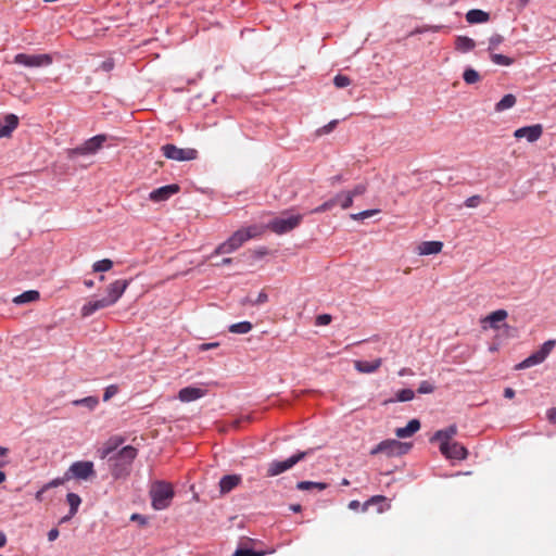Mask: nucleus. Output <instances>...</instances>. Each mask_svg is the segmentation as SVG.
Segmentation results:
<instances>
[{"label": "nucleus", "mask_w": 556, "mask_h": 556, "mask_svg": "<svg viewBox=\"0 0 556 556\" xmlns=\"http://www.w3.org/2000/svg\"><path fill=\"white\" fill-rule=\"evenodd\" d=\"M420 429V422L418 419H412L405 427L397 428L395 434L397 438H409Z\"/></svg>", "instance_id": "25"}, {"label": "nucleus", "mask_w": 556, "mask_h": 556, "mask_svg": "<svg viewBox=\"0 0 556 556\" xmlns=\"http://www.w3.org/2000/svg\"><path fill=\"white\" fill-rule=\"evenodd\" d=\"M119 389L116 384L108 386L103 393V401L106 402L111 400L114 395L118 393Z\"/></svg>", "instance_id": "45"}, {"label": "nucleus", "mask_w": 556, "mask_h": 556, "mask_svg": "<svg viewBox=\"0 0 556 556\" xmlns=\"http://www.w3.org/2000/svg\"><path fill=\"white\" fill-rule=\"evenodd\" d=\"M66 501L70 505L71 516L76 515L78 507L81 503L79 495H77L76 493H68L66 495Z\"/></svg>", "instance_id": "38"}, {"label": "nucleus", "mask_w": 556, "mask_h": 556, "mask_svg": "<svg viewBox=\"0 0 556 556\" xmlns=\"http://www.w3.org/2000/svg\"><path fill=\"white\" fill-rule=\"evenodd\" d=\"M410 447V444L403 443L397 440H384L375 446L371 451V455L384 453L388 456H395L405 454Z\"/></svg>", "instance_id": "7"}, {"label": "nucleus", "mask_w": 556, "mask_h": 556, "mask_svg": "<svg viewBox=\"0 0 556 556\" xmlns=\"http://www.w3.org/2000/svg\"><path fill=\"white\" fill-rule=\"evenodd\" d=\"M296 488L302 491H306V490L323 491L327 488V484L324 482L301 481L296 484Z\"/></svg>", "instance_id": "34"}, {"label": "nucleus", "mask_w": 556, "mask_h": 556, "mask_svg": "<svg viewBox=\"0 0 556 556\" xmlns=\"http://www.w3.org/2000/svg\"><path fill=\"white\" fill-rule=\"evenodd\" d=\"M9 450L7 447L0 446V457L7 455Z\"/></svg>", "instance_id": "64"}, {"label": "nucleus", "mask_w": 556, "mask_h": 556, "mask_svg": "<svg viewBox=\"0 0 556 556\" xmlns=\"http://www.w3.org/2000/svg\"><path fill=\"white\" fill-rule=\"evenodd\" d=\"M443 243L440 241H425L418 245L420 255H431L441 252Z\"/></svg>", "instance_id": "26"}, {"label": "nucleus", "mask_w": 556, "mask_h": 556, "mask_svg": "<svg viewBox=\"0 0 556 556\" xmlns=\"http://www.w3.org/2000/svg\"><path fill=\"white\" fill-rule=\"evenodd\" d=\"M303 215L292 214L289 212L282 213L279 217L274 218L268 224V227L276 233L282 235L296 228L302 222Z\"/></svg>", "instance_id": "3"}, {"label": "nucleus", "mask_w": 556, "mask_h": 556, "mask_svg": "<svg viewBox=\"0 0 556 556\" xmlns=\"http://www.w3.org/2000/svg\"><path fill=\"white\" fill-rule=\"evenodd\" d=\"M504 396L506 399H513L515 396V391L511 388H506L504 390Z\"/></svg>", "instance_id": "58"}, {"label": "nucleus", "mask_w": 556, "mask_h": 556, "mask_svg": "<svg viewBox=\"0 0 556 556\" xmlns=\"http://www.w3.org/2000/svg\"><path fill=\"white\" fill-rule=\"evenodd\" d=\"M489 18L490 15L488 12L478 9L470 10L466 14V20L470 24L485 23Z\"/></svg>", "instance_id": "27"}, {"label": "nucleus", "mask_w": 556, "mask_h": 556, "mask_svg": "<svg viewBox=\"0 0 556 556\" xmlns=\"http://www.w3.org/2000/svg\"><path fill=\"white\" fill-rule=\"evenodd\" d=\"M543 134V127L540 124L521 127L515 130L514 137L516 139H527L528 142L538 141Z\"/></svg>", "instance_id": "13"}, {"label": "nucleus", "mask_w": 556, "mask_h": 556, "mask_svg": "<svg viewBox=\"0 0 556 556\" xmlns=\"http://www.w3.org/2000/svg\"><path fill=\"white\" fill-rule=\"evenodd\" d=\"M59 536V530L56 528H53L51 529L49 532H48V540L50 542H53L58 539Z\"/></svg>", "instance_id": "55"}, {"label": "nucleus", "mask_w": 556, "mask_h": 556, "mask_svg": "<svg viewBox=\"0 0 556 556\" xmlns=\"http://www.w3.org/2000/svg\"><path fill=\"white\" fill-rule=\"evenodd\" d=\"M252 329V324L250 321H240L237 324H232L229 327V331L232 333L245 334L250 332Z\"/></svg>", "instance_id": "37"}, {"label": "nucleus", "mask_w": 556, "mask_h": 556, "mask_svg": "<svg viewBox=\"0 0 556 556\" xmlns=\"http://www.w3.org/2000/svg\"><path fill=\"white\" fill-rule=\"evenodd\" d=\"M554 346H555L554 340H548V341L544 342L539 351L532 353L530 356H528L522 362L517 364L515 366V369L521 370V369L530 368V367H533L535 365L543 363L546 359V357L551 354Z\"/></svg>", "instance_id": "4"}, {"label": "nucleus", "mask_w": 556, "mask_h": 556, "mask_svg": "<svg viewBox=\"0 0 556 556\" xmlns=\"http://www.w3.org/2000/svg\"><path fill=\"white\" fill-rule=\"evenodd\" d=\"M113 267V262L109 258H104V260H101V261H98L96 262L93 265H92V269L93 271L96 273H103V271H108L110 270L111 268Z\"/></svg>", "instance_id": "39"}, {"label": "nucleus", "mask_w": 556, "mask_h": 556, "mask_svg": "<svg viewBox=\"0 0 556 556\" xmlns=\"http://www.w3.org/2000/svg\"><path fill=\"white\" fill-rule=\"evenodd\" d=\"M365 192H366V186L363 185V184H359V185L355 186L353 188V190H351V191H346V192L342 191V192H340L339 198H343V201L341 203V207L343 210L349 208L350 206H352L354 198L358 197V195H362Z\"/></svg>", "instance_id": "18"}, {"label": "nucleus", "mask_w": 556, "mask_h": 556, "mask_svg": "<svg viewBox=\"0 0 556 556\" xmlns=\"http://www.w3.org/2000/svg\"><path fill=\"white\" fill-rule=\"evenodd\" d=\"M382 364L381 358H377L375 361H355L354 367L357 371L363 374H372L375 372Z\"/></svg>", "instance_id": "24"}, {"label": "nucleus", "mask_w": 556, "mask_h": 556, "mask_svg": "<svg viewBox=\"0 0 556 556\" xmlns=\"http://www.w3.org/2000/svg\"><path fill=\"white\" fill-rule=\"evenodd\" d=\"M456 433H457V427L455 425H452L445 429L438 430L431 438V441H439L440 446H443L444 444L451 443L450 440L453 437H455Z\"/></svg>", "instance_id": "20"}, {"label": "nucleus", "mask_w": 556, "mask_h": 556, "mask_svg": "<svg viewBox=\"0 0 556 556\" xmlns=\"http://www.w3.org/2000/svg\"><path fill=\"white\" fill-rule=\"evenodd\" d=\"M68 479H65V476L63 478H55V479L49 481L48 483H46L43 485V490H49V489H52V488H58V486L62 485Z\"/></svg>", "instance_id": "48"}, {"label": "nucleus", "mask_w": 556, "mask_h": 556, "mask_svg": "<svg viewBox=\"0 0 556 556\" xmlns=\"http://www.w3.org/2000/svg\"><path fill=\"white\" fill-rule=\"evenodd\" d=\"M130 519L132 521L139 522L142 526L147 523V518L144 516L140 515V514H132Z\"/></svg>", "instance_id": "54"}, {"label": "nucleus", "mask_w": 556, "mask_h": 556, "mask_svg": "<svg viewBox=\"0 0 556 556\" xmlns=\"http://www.w3.org/2000/svg\"><path fill=\"white\" fill-rule=\"evenodd\" d=\"M331 323V316L328 314H321L316 317V326H327Z\"/></svg>", "instance_id": "49"}, {"label": "nucleus", "mask_w": 556, "mask_h": 556, "mask_svg": "<svg viewBox=\"0 0 556 556\" xmlns=\"http://www.w3.org/2000/svg\"><path fill=\"white\" fill-rule=\"evenodd\" d=\"M178 191L179 187L177 185H167L151 191L149 198L154 202H163Z\"/></svg>", "instance_id": "16"}, {"label": "nucleus", "mask_w": 556, "mask_h": 556, "mask_svg": "<svg viewBox=\"0 0 556 556\" xmlns=\"http://www.w3.org/2000/svg\"><path fill=\"white\" fill-rule=\"evenodd\" d=\"M114 64L111 60L103 61L101 63V68L105 72H110L113 68Z\"/></svg>", "instance_id": "56"}, {"label": "nucleus", "mask_w": 556, "mask_h": 556, "mask_svg": "<svg viewBox=\"0 0 556 556\" xmlns=\"http://www.w3.org/2000/svg\"><path fill=\"white\" fill-rule=\"evenodd\" d=\"M547 418L551 422H556V407L548 409Z\"/></svg>", "instance_id": "57"}, {"label": "nucleus", "mask_w": 556, "mask_h": 556, "mask_svg": "<svg viewBox=\"0 0 556 556\" xmlns=\"http://www.w3.org/2000/svg\"><path fill=\"white\" fill-rule=\"evenodd\" d=\"M217 346H219L218 342L202 343L199 345V351H207L211 349H216Z\"/></svg>", "instance_id": "52"}, {"label": "nucleus", "mask_w": 556, "mask_h": 556, "mask_svg": "<svg viewBox=\"0 0 556 556\" xmlns=\"http://www.w3.org/2000/svg\"><path fill=\"white\" fill-rule=\"evenodd\" d=\"M263 230L264 228L260 225H251L237 230L229 238L235 243V248L239 249L248 240L261 236Z\"/></svg>", "instance_id": "12"}, {"label": "nucleus", "mask_w": 556, "mask_h": 556, "mask_svg": "<svg viewBox=\"0 0 556 556\" xmlns=\"http://www.w3.org/2000/svg\"><path fill=\"white\" fill-rule=\"evenodd\" d=\"M306 452H299L285 460H273L268 464L267 476L275 477L289 469L306 456Z\"/></svg>", "instance_id": "8"}, {"label": "nucleus", "mask_w": 556, "mask_h": 556, "mask_svg": "<svg viewBox=\"0 0 556 556\" xmlns=\"http://www.w3.org/2000/svg\"><path fill=\"white\" fill-rule=\"evenodd\" d=\"M39 299V292L35 290L25 291L22 294L15 296L13 302L15 304H25Z\"/></svg>", "instance_id": "32"}, {"label": "nucleus", "mask_w": 556, "mask_h": 556, "mask_svg": "<svg viewBox=\"0 0 556 556\" xmlns=\"http://www.w3.org/2000/svg\"><path fill=\"white\" fill-rule=\"evenodd\" d=\"M408 375H413V372H412V370L409 368H402L399 371V376L400 377H404V376H408Z\"/></svg>", "instance_id": "61"}, {"label": "nucleus", "mask_w": 556, "mask_h": 556, "mask_svg": "<svg viewBox=\"0 0 556 556\" xmlns=\"http://www.w3.org/2000/svg\"><path fill=\"white\" fill-rule=\"evenodd\" d=\"M337 205V199H329L328 201L324 202L321 205L313 208L309 213L311 214H319L327 211L332 210Z\"/></svg>", "instance_id": "40"}, {"label": "nucleus", "mask_w": 556, "mask_h": 556, "mask_svg": "<svg viewBox=\"0 0 556 556\" xmlns=\"http://www.w3.org/2000/svg\"><path fill=\"white\" fill-rule=\"evenodd\" d=\"M138 451L131 445H126L109 457L111 473L115 479L129 475L130 466L137 457Z\"/></svg>", "instance_id": "1"}, {"label": "nucleus", "mask_w": 556, "mask_h": 556, "mask_svg": "<svg viewBox=\"0 0 556 556\" xmlns=\"http://www.w3.org/2000/svg\"><path fill=\"white\" fill-rule=\"evenodd\" d=\"M516 97L511 93L505 94L496 104L495 111L503 112L511 109L516 104Z\"/></svg>", "instance_id": "31"}, {"label": "nucleus", "mask_w": 556, "mask_h": 556, "mask_svg": "<svg viewBox=\"0 0 556 556\" xmlns=\"http://www.w3.org/2000/svg\"><path fill=\"white\" fill-rule=\"evenodd\" d=\"M112 304L104 296L102 299L90 300L81 307V316L89 317L97 311L111 306Z\"/></svg>", "instance_id": "17"}, {"label": "nucleus", "mask_w": 556, "mask_h": 556, "mask_svg": "<svg viewBox=\"0 0 556 556\" xmlns=\"http://www.w3.org/2000/svg\"><path fill=\"white\" fill-rule=\"evenodd\" d=\"M290 509H291L292 511H294V513H300V511H301V509H302V507H301V505H300V504H294V505H291V506H290Z\"/></svg>", "instance_id": "62"}, {"label": "nucleus", "mask_w": 556, "mask_h": 556, "mask_svg": "<svg viewBox=\"0 0 556 556\" xmlns=\"http://www.w3.org/2000/svg\"><path fill=\"white\" fill-rule=\"evenodd\" d=\"M18 119L15 115L10 114L0 122V138L9 137L12 131L17 127Z\"/></svg>", "instance_id": "23"}, {"label": "nucleus", "mask_w": 556, "mask_h": 556, "mask_svg": "<svg viewBox=\"0 0 556 556\" xmlns=\"http://www.w3.org/2000/svg\"><path fill=\"white\" fill-rule=\"evenodd\" d=\"M463 79L467 85H473L481 79V76L476 70L467 67L463 73Z\"/></svg>", "instance_id": "36"}, {"label": "nucleus", "mask_w": 556, "mask_h": 556, "mask_svg": "<svg viewBox=\"0 0 556 556\" xmlns=\"http://www.w3.org/2000/svg\"><path fill=\"white\" fill-rule=\"evenodd\" d=\"M124 439L121 437H113L109 439L102 450L100 451V456L102 459L111 457L114 452L118 448L121 444H123Z\"/></svg>", "instance_id": "21"}, {"label": "nucleus", "mask_w": 556, "mask_h": 556, "mask_svg": "<svg viewBox=\"0 0 556 556\" xmlns=\"http://www.w3.org/2000/svg\"><path fill=\"white\" fill-rule=\"evenodd\" d=\"M480 202L481 198L479 195H472L465 201V205L467 207H477L480 204Z\"/></svg>", "instance_id": "50"}, {"label": "nucleus", "mask_w": 556, "mask_h": 556, "mask_svg": "<svg viewBox=\"0 0 556 556\" xmlns=\"http://www.w3.org/2000/svg\"><path fill=\"white\" fill-rule=\"evenodd\" d=\"M379 212H380L379 210H366V211H363L359 213L351 214L350 217L353 220H364L366 218L372 217L374 215L378 214Z\"/></svg>", "instance_id": "41"}, {"label": "nucleus", "mask_w": 556, "mask_h": 556, "mask_svg": "<svg viewBox=\"0 0 556 556\" xmlns=\"http://www.w3.org/2000/svg\"><path fill=\"white\" fill-rule=\"evenodd\" d=\"M333 84L337 88H344L348 87L351 84V80L348 76L344 75H337L333 78Z\"/></svg>", "instance_id": "46"}, {"label": "nucleus", "mask_w": 556, "mask_h": 556, "mask_svg": "<svg viewBox=\"0 0 556 556\" xmlns=\"http://www.w3.org/2000/svg\"><path fill=\"white\" fill-rule=\"evenodd\" d=\"M492 62L502 65V66H508L513 63V60L506 55L494 53L491 55Z\"/></svg>", "instance_id": "43"}, {"label": "nucleus", "mask_w": 556, "mask_h": 556, "mask_svg": "<svg viewBox=\"0 0 556 556\" xmlns=\"http://www.w3.org/2000/svg\"><path fill=\"white\" fill-rule=\"evenodd\" d=\"M173 486L165 481H155L150 488L152 507L155 510L166 509L174 497Z\"/></svg>", "instance_id": "2"}, {"label": "nucleus", "mask_w": 556, "mask_h": 556, "mask_svg": "<svg viewBox=\"0 0 556 556\" xmlns=\"http://www.w3.org/2000/svg\"><path fill=\"white\" fill-rule=\"evenodd\" d=\"M47 490H43V486L36 493L35 495V498L38 501V502H41L42 498H43V493L46 492Z\"/></svg>", "instance_id": "60"}, {"label": "nucleus", "mask_w": 556, "mask_h": 556, "mask_svg": "<svg viewBox=\"0 0 556 556\" xmlns=\"http://www.w3.org/2000/svg\"><path fill=\"white\" fill-rule=\"evenodd\" d=\"M381 500H383V496H380V495L372 496L369 501L365 502L364 504H361L358 501L354 500L349 503V508L351 510H358L362 507V509L365 511V510H367V507L371 503H375V502H378Z\"/></svg>", "instance_id": "35"}, {"label": "nucleus", "mask_w": 556, "mask_h": 556, "mask_svg": "<svg viewBox=\"0 0 556 556\" xmlns=\"http://www.w3.org/2000/svg\"><path fill=\"white\" fill-rule=\"evenodd\" d=\"M128 285H129V281L124 280V279H117L109 285L108 290H106L108 294L105 298L109 300V302L112 305L115 304L119 300V298L124 294Z\"/></svg>", "instance_id": "15"}, {"label": "nucleus", "mask_w": 556, "mask_h": 556, "mask_svg": "<svg viewBox=\"0 0 556 556\" xmlns=\"http://www.w3.org/2000/svg\"><path fill=\"white\" fill-rule=\"evenodd\" d=\"M433 391H434V386L427 380L421 381L418 387V393H420V394H429V393H432Z\"/></svg>", "instance_id": "47"}, {"label": "nucleus", "mask_w": 556, "mask_h": 556, "mask_svg": "<svg viewBox=\"0 0 556 556\" xmlns=\"http://www.w3.org/2000/svg\"><path fill=\"white\" fill-rule=\"evenodd\" d=\"M94 475L93 463L91 462H75L73 463L67 471L65 472V479H81L87 480L89 477Z\"/></svg>", "instance_id": "11"}, {"label": "nucleus", "mask_w": 556, "mask_h": 556, "mask_svg": "<svg viewBox=\"0 0 556 556\" xmlns=\"http://www.w3.org/2000/svg\"><path fill=\"white\" fill-rule=\"evenodd\" d=\"M264 554L252 548H238L231 556H263Z\"/></svg>", "instance_id": "44"}, {"label": "nucleus", "mask_w": 556, "mask_h": 556, "mask_svg": "<svg viewBox=\"0 0 556 556\" xmlns=\"http://www.w3.org/2000/svg\"><path fill=\"white\" fill-rule=\"evenodd\" d=\"M106 141L105 135H97L88 140H86L81 146L71 149L68 154L71 157L76 155H90L98 152L103 143Z\"/></svg>", "instance_id": "9"}, {"label": "nucleus", "mask_w": 556, "mask_h": 556, "mask_svg": "<svg viewBox=\"0 0 556 556\" xmlns=\"http://www.w3.org/2000/svg\"><path fill=\"white\" fill-rule=\"evenodd\" d=\"M205 395V390L197 387L182 388L178 393V399L181 402L189 403L197 401Z\"/></svg>", "instance_id": "19"}, {"label": "nucleus", "mask_w": 556, "mask_h": 556, "mask_svg": "<svg viewBox=\"0 0 556 556\" xmlns=\"http://www.w3.org/2000/svg\"><path fill=\"white\" fill-rule=\"evenodd\" d=\"M162 153L166 159L184 162V161H193L198 157V151L192 148H178L175 144L167 143L162 148Z\"/></svg>", "instance_id": "6"}, {"label": "nucleus", "mask_w": 556, "mask_h": 556, "mask_svg": "<svg viewBox=\"0 0 556 556\" xmlns=\"http://www.w3.org/2000/svg\"><path fill=\"white\" fill-rule=\"evenodd\" d=\"M14 63L26 67H43L52 63L50 54H26L18 53L14 56Z\"/></svg>", "instance_id": "10"}, {"label": "nucleus", "mask_w": 556, "mask_h": 556, "mask_svg": "<svg viewBox=\"0 0 556 556\" xmlns=\"http://www.w3.org/2000/svg\"><path fill=\"white\" fill-rule=\"evenodd\" d=\"M231 262H232V258H230V257H225V258H223L219 263H216L215 265H216V266H226V265L231 264Z\"/></svg>", "instance_id": "59"}, {"label": "nucleus", "mask_w": 556, "mask_h": 556, "mask_svg": "<svg viewBox=\"0 0 556 556\" xmlns=\"http://www.w3.org/2000/svg\"><path fill=\"white\" fill-rule=\"evenodd\" d=\"M337 121H331L330 123H328L327 125H325L324 127H321L320 129H318V135H323V134H329L331 132L334 127L337 126Z\"/></svg>", "instance_id": "51"}, {"label": "nucleus", "mask_w": 556, "mask_h": 556, "mask_svg": "<svg viewBox=\"0 0 556 556\" xmlns=\"http://www.w3.org/2000/svg\"><path fill=\"white\" fill-rule=\"evenodd\" d=\"M268 295L265 292H260L256 300L253 302L254 305H260L267 302Z\"/></svg>", "instance_id": "53"}, {"label": "nucleus", "mask_w": 556, "mask_h": 556, "mask_svg": "<svg viewBox=\"0 0 556 556\" xmlns=\"http://www.w3.org/2000/svg\"><path fill=\"white\" fill-rule=\"evenodd\" d=\"M476 47V42L470 37H457L455 49L462 53H467Z\"/></svg>", "instance_id": "29"}, {"label": "nucleus", "mask_w": 556, "mask_h": 556, "mask_svg": "<svg viewBox=\"0 0 556 556\" xmlns=\"http://www.w3.org/2000/svg\"><path fill=\"white\" fill-rule=\"evenodd\" d=\"M508 314L505 309H497L488 315L485 321L490 324L491 328L497 329L498 323L505 320Z\"/></svg>", "instance_id": "28"}, {"label": "nucleus", "mask_w": 556, "mask_h": 556, "mask_svg": "<svg viewBox=\"0 0 556 556\" xmlns=\"http://www.w3.org/2000/svg\"><path fill=\"white\" fill-rule=\"evenodd\" d=\"M554 346H555L554 340H548V341L544 342L539 351L532 353L530 356H528L522 362L517 364L515 366V369L521 370V369L530 368V367H533L535 365L543 363L546 359V357L551 354Z\"/></svg>", "instance_id": "5"}, {"label": "nucleus", "mask_w": 556, "mask_h": 556, "mask_svg": "<svg viewBox=\"0 0 556 556\" xmlns=\"http://www.w3.org/2000/svg\"><path fill=\"white\" fill-rule=\"evenodd\" d=\"M415 396V393L412 389H402L396 393V401L399 402H408L412 401Z\"/></svg>", "instance_id": "42"}, {"label": "nucleus", "mask_w": 556, "mask_h": 556, "mask_svg": "<svg viewBox=\"0 0 556 556\" xmlns=\"http://www.w3.org/2000/svg\"><path fill=\"white\" fill-rule=\"evenodd\" d=\"M5 543H7V538H5V535H4V533L0 532V548H1L2 546H4V545H5Z\"/></svg>", "instance_id": "63"}, {"label": "nucleus", "mask_w": 556, "mask_h": 556, "mask_svg": "<svg viewBox=\"0 0 556 556\" xmlns=\"http://www.w3.org/2000/svg\"><path fill=\"white\" fill-rule=\"evenodd\" d=\"M99 404V400L97 396H87L84 399L73 401L74 406H85L89 410H93Z\"/></svg>", "instance_id": "33"}, {"label": "nucleus", "mask_w": 556, "mask_h": 556, "mask_svg": "<svg viewBox=\"0 0 556 556\" xmlns=\"http://www.w3.org/2000/svg\"><path fill=\"white\" fill-rule=\"evenodd\" d=\"M238 249L235 248V243L231 241L230 238H228L225 242L220 243L214 252L208 256V258H213L215 255L219 254H230Z\"/></svg>", "instance_id": "30"}, {"label": "nucleus", "mask_w": 556, "mask_h": 556, "mask_svg": "<svg viewBox=\"0 0 556 556\" xmlns=\"http://www.w3.org/2000/svg\"><path fill=\"white\" fill-rule=\"evenodd\" d=\"M440 451L446 458L456 460L465 459L468 454L467 448L458 442L444 444L440 446Z\"/></svg>", "instance_id": "14"}, {"label": "nucleus", "mask_w": 556, "mask_h": 556, "mask_svg": "<svg viewBox=\"0 0 556 556\" xmlns=\"http://www.w3.org/2000/svg\"><path fill=\"white\" fill-rule=\"evenodd\" d=\"M241 482L238 475H226L219 481L220 493L226 494L233 490Z\"/></svg>", "instance_id": "22"}]
</instances>
